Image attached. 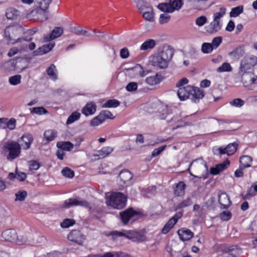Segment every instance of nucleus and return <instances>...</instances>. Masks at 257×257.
<instances>
[{
    "mask_svg": "<svg viewBox=\"0 0 257 257\" xmlns=\"http://www.w3.org/2000/svg\"><path fill=\"white\" fill-rule=\"evenodd\" d=\"M23 33V27L20 25H14L7 27L5 30V38L9 43L15 44L21 43L23 41H31L32 38L29 39L19 38V37Z\"/></svg>",
    "mask_w": 257,
    "mask_h": 257,
    "instance_id": "1",
    "label": "nucleus"
},
{
    "mask_svg": "<svg viewBox=\"0 0 257 257\" xmlns=\"http://www.w3.org/2000/svg\"><path fill=\"white\" fill-rule=\"evenodd\" d=\"M190 167L192 168L196 175H191L196 178L206 179L208 175V167L205 162L199 158L194 160L190 164Z\"/></svg>",
    "mask_w": 257,
    "mask_h": 257,
    "instance_id": "2",
    "label": "nucleus"
},
{
    "mask_svg": "<svg viewBox=\"0 0 257 257\" xmlns=\"http://www.w3.org/2000/svg\"><path fill=\"white\" fill-rule=\"evenodd\" d=\"M126 198L122 193L114 192L109 196L107 201L108 205L114 208L120 209L125 207Z\"/></svg>",
    "mask_w": 257,
    "mask_h": 257,
    "instance_id": "3",
    "label": "nucleus"
},
{
    "mask_svg": "<svg viewBox=\"0 0 257 257\" xmlns=\"http://www.w3.org/2000/svg\"><path fill=\"white\" fill-rule=\"evenodd\" d=\"M183 5L182 0H170L169 3L159 4L157 8L164 12L174 13L175 11H179L182 7Z\"/></svg>",
    "mask_w": 257,
    "mask_h": 257,
    "instance_id": "4",
    "label": "nucleus"
},
{
    "mask_svg": "<svg viewBox=\"0 0 257 257\" xmlns=\"http://www.w3.org/2000/svg\"><path fill=\"white\" fill-rule=\"evenodd\" d=\"M4 151L8 152L7 156L8 160L12 161L18 157L21 153L20 145L16 142H10L7 143L4 146Z\"/></svg>",
    "mask_w": 257,
    "mask_h": 257,
    "instance_id": "5",
    "label": "nucleus"
},
{
    "mask_svg": "<svg viewBox=\"0 0 257 257\" xmlns=\"http://www.w3.org/2000/svg\"><path fill=\"white\" fill-rule=\"evenodd\" d=\"M257 64V57L255 56H247L244 57L241 61L240 72L250 71Z\"/></svg>",
    "mask_w": 257,
    "mask_h": 257,
    "instance_id": "6",
    "label": "nucleus"
},
{
    "mask_svg": "<svg viewBox=\"0 0 257 257\" xmlns=\"http://www.w3.org/2000/svg\"><path fill=\"white\" fill-rule=\"evenodd\" d=\"M81 206L85 207H89L88 203L85 200L80 197L70 198L65 201L63 204V207L70 208L73 206Z\"/></svg>",
    "mask_w": 257,
    "mask_h": 257,
    "instance_id": "7",
    "label": "nucleus"
},
{
    "mask_svg": "<svg viewBox=\"0 0 257 257\" xmlns=\"http://www.w3.org/2000/svg\"><path fill=\"white\" fill-rule=\"evenodd\" d=\"M151 61L154 66L162 69L167 68L169 63L158 54L153 56L151 57Z\"/></svg>",
    "mask_w": 257,
    "mask_h": 257,
    "instance_id": "8",
    "label": "nucleus"
},
{
    "mask_svg": "<svg viewBox=\"0 0 257 257\" xmlns=\"http://www.w3.org/2000/svg\"><path fill=\"white\" fill-rule=\"evenodd\" d=\"M33 141V137L30 134H24L18 140L20 147H22L23 149L26 150L30 148Z\"/></svg>",
    "mask_w": 257,
    "mask_h": 257,
    "instance_id": "9",
    "label": "nucleus"
},
{
    "mask_svg": "<svg viewBox=\"0 0 257 257\" xmlns=\"http://www.w3.org/2000/svg\"><path fill=\"white\" fill-rule=\"evenodd\" d=\"M174 53L173 49L170 46L166 45L163 46L161 50L158 54L164 58L166 61L169 62L171 60Z\"/></svg>",
    "mask_w": 257,
    "mask_h": 257,
    "instance_id": "10",
    "label": "nucleus"
},
{
    "mask_svg": "<svg viewBox=\"0 0 257 257\" xmlns=\"http://www.w3.org/2000/svg\"><path fill=\"white\" fill-rule=\"evenodd\" d=\"M241 75V81L244 86L252 84L256 79V76L251 71L240 72Z\"/></svg>",
    "mask_w": 257,
    "mask_h": 257,
    "instance_id": "11",
    "label": "nucleus"
},
{
    "mask_svg": "<svg viewBox=\"0 0 257 257\" xmlns=\"http://www.w3.org/2000/svg\"><path fill=\"white\" fill-rule=\"evenodd\" d=\"M191 90H193V86L187 85L185 87H180L177 91V95L180 100L183 101L189 98Z\"/></svg>",
    "mask_w": 257,
    "mask_h": 257,
    "instance_id": "12",
    "label": "nucleus"
},
{
    "mask_svg": "<svg viewBox=\"0 0 257 257\" xmlns=\"http://www.w3.org/2000/svg\"><path fill=\"white\" fill-rule=\"evenodd\" d=\"M221 28L222 24L221 22L213 20L212 22L205 27V29L207 33L213 34L220 31Z\"/></svg>",
    "mask_w": 257,
    "mask_h": 257,
    "instance_id": "13",
    "label": "nucleus"
},
{
    "mask_svg": "<svg viewBox=\"0 0 257 257\" xmlns=\"http://www.w3.org/2000/svg\"><path fill=\"white\" fill-rule=\"evenodd\" d=\"M63 33V29L62 27H55L49 35L46 36L44 37L43 42H47L57 38L60 37Z\"/></svg>",
    "mask_w": 257,
    "mask_h": 257,
    "instance_id": "14",
    "label": "nucleus"
},
{
    "mask_svg": "<svg viewBox=\"0 0 257 257\" xmlns=\"http://www.w3.org/2000/svg\"><path fill=\"white\" fill-rule=\"evenodd\" d=\"M119 178L124 184L130 185L132 184V180L133 178V175L127 170L122 171L119 175Z\"/></svg>",
    "mask_w": 257,
    "mask_h": 257,
    "instance_id": "15",
    "label": "nucleus"
},
{
    "mask_svg": "<svg viewBox=\"0 0 257 257\" xmlns=\"http://www.w3.org/2000/svg\"><path fill=\"white\" fill-rule=\"evenodd\" d=\"M218 201L223 209L228 208L231 204L228 196L224 192L218 194Z\"/></svg>",
    "mask_w": 257,
    "mask_h": 257,
    "instance_id": "16",
    "label": "nucleus"
},
{
    "mask_svg": "<svg viewBox=\"0 0 257 257\" xmlns=\"http://www.w3.org/2000/svg\"><path fill=\"white\" fill-rule=\"evenodd\" d=\"M68 238L72 241H74L80 244L82 243V240L84 238L79 230H73L68 234Z\"/></svg>",
    "mask_w": 257,
    "mask_h": 257,
    "instance_id": "17",
    "label": "nucleus"
},
{
    "mask_svg": "<svg viewBox=\"0 0 257 257\" xmlns=\"http://www.w3.org/2000/svg\"><path fill=\"white\" fill-rule=\"evenodd\" d=\"M237 144L233 143L228 145L226 148H219L218 151L220 154H227L228 156L233 155L236 151Z\"/></svg>",
    "mask_w": 257,
    "mask_h": 257,
    "instance_id": "18",
    "label": "nucleus"
},
{
    "mask_svg": "<svg viewBox=\"0 0 257 257\" xmlns=\"http://www.w3.org/2000/svg\"><path fill=\"white\" fill-rule=\"evenodd\" d=\"M137 214V212L132 208L120 212L121 219L123 224H126L131 218Z\"/></svg>",
    "mask_w": 257,
    "mask_h": 257,
    "instance_id": "19",
    "label": "nucleus"
},
{
    "mask_svg": "<svg viewBox=\"0 0 257 257\" xmlns=\"http://www.w3.org/2000/svg\"><path fill=\"white\" fill-rule=\"evenodd\" d=\"M55 46L54 43H50L40 47L36 51H34V55H42L50 52Z\"/></svg>",
    "mask_w": 257,
    "mask_h": 257,
    "instance_id": "20",
    "label": "nucleus"
},
{
    "mask_svg": "<svg viewBox=\"0 0 257 257\" xmlns=\"http://www.w3.org/2000/svg\"><path fill=\"white\" fill-rule=\"evenodd\" d=\"M229 161L226 160L222 163L216 165L215 167L211 168L210 173L212 175H217L220 172L226 169L229 166Z\"/></svg>",
    "mask_w": 257,
    "mask_h": 257,
    "instance_id": "21",
    "label": "nucleus"
},
{
    "mask_svg": "<svg viewBox=\"0 0 257 257\" xmlns=\"http://www.w3.org/2000/svg\"><path fill=\"white\" fill-rule=\"evenodd\" d=\"M2 237L8 241H14L18 238L17 233L14 229L6 230L2 233Z\"/></svg>",
    "mask_w": 257,
    "mask_h": 257,
    "instance_id": "22",
    "label": "nucleus"
},
{
    "mask_svg": "<svg viewBox=\"0 0 257 257\" xmlns=\"http://www.w3.org/2000/svg\"><path fill=\"white\" fill-rule=\"evenodd\" d=\"M178 234L182 241L189 240L193 236V233L189 229H179Z\"/></svg>",
    "mask_w": 257,
    "mask_h": 257,
    "instance_id": "23",
    "label": "nucleus"
},
{
    "mask_svg": "<svg viewBox=\"0 0 257 257\" xmlns=\"http://www.w3.org/2000/svg\"><path fill=\"white\" fill-rule=\"evenodd\" d=\"M190 95L192 96L191 99L195 102L196 100L202 99L204 96V93L200 88L193 86Z\"/></svg>",
    "mask_w": 257,
    "mask_h": 257,
    "instance_id": "24",
    "label": "nucleus"
},
{
    "mask_svg": "<svg viewBox=\"0 0 257 257\" xmlns=\"http://www.w3.org/2000/svg\"><path fill=\"white\" fill-rule=\"evenodd\" d=\"M96 108V105L94 102H90L86 104L82 110V113L86 116L93 114Z\"/></svg>",
    "mask_w": 257,
    "mask_h": 257,
    "instance_id": "25",
    "label": "nucleus"
},
{
    "mask_svg": "<svg viewBox=\"0 0 257 257\" xmlns=\"http://www.w3.org/2000/svg\"><path fill=\"white\" fill-rule=\"evenodd\" d=\"M163 79L162 75L157 73L155 76L148 77L146 79V82L150 85H155L159 84Z\"/></svg>",
    "mask_w": 257,
    "mask_h": 257,
    "instance_id": "26",
    "label": "nucleus"
},
{
    "mask_svg": "<svg viewBox=\"0 0 257 257\" xmlns=\"http://www.w3.org/2000/svg\"><path fill=\"white\" fill-rule=\"evenodd\" d=\"M156 45V41L153 39H148L145 41L141 46V50H147L152 49L155 47Z\"/></svg>",
    "mask_w": 257,
    "mask_h": 257,
    "instance_id": "27",
    "label": "nucleus"
},
{
    "mask_svg": "<svg viewBox=\"0 0 257 257\" xmlns=\"http://www.w3.org/2000/svg\"><path fill=\"white\" fill-rule=\"evenodd\" d=\"M110 235L112 236L113 239L118 236H124L126 238L131 239L133 237V234L131 231H127L126 233L118 231H113L110 233Z\"/></svg>",
    "mask_w": 257,
    "mask_h": 257,
    "instance_id": "28",
    "label": "nucleus"
},
{
    "mask_svg": "<svg viewBox=\"0 0 257 257\" xmlns=\"http://www.w3.org/2000/svg\"><path fill=\"white\" fill-rule=\"evenodd\" d=\"M57 147L64 151H70L73 148V145L70 142H58Z\"/></svg>",
    "mask_w": 257,
    "mask_h": 257,
    "instance_id": "29",
    "label": "nucleus"
},
{
    "mask_svg": "<svg viewBox=\"0 0 257 257\" xmlns=\"http://www.w3.org/2000/svg\"><path fill=\"white\" fill-rule=\"evenodd\" d=\"M19 15V12L14 8H9L7 10L6 16L8 19L15 20Z\"/></svg>",
    "mask_w": 257,
    "mask_h": 257,
    "instance_id": "30",
    "label": "nucleus"
},
{
    "mask_svg": "<svg viewBox=\"0 0 257 257\" xmlns=\"http://www.w3.org/2000/svg\"><path fill=\"white\" fill-rule=\"evenodd\" d=\"M252 161L251 157L249 156H243L240 158L239 163L242 168L250 167L249 163Z\"/></svg>",
    "mask_w": 257,
    "mask_h": 257,
    "instance_id": "31",
    "label": "nucleus"
},
{
    "mask_svg": "<svg viewBox=\"0 0 257 257\" xmlns=\"http://www.w3.org/2000/svg\"><path fill=\"white\" fill-rule=\"evenodd\" d=\"M17 62L14 60H11L5 62L3 64V68L8 71H11L16 70Z\"/></svg>",
    "mask_w": 257,
    "mask_h": 257,
    "instance_id": "32",
    "label": "nucleus"
},
{
    "mask_svg": "<svg viewBox=\"0 0 257 257\" xmlns=\"http://www.w3.org/2000/svg\"><path fill=\"white\" fill-rule=\"evenodd\" d=\"M185 184L183 182H179L174 189V193L177 196H182L185 193Z\"/></svg>",
    "mask_w": 257,
    "mask_h": 257,
    "instance_id": "33",
    "label": "nucleus"
},
{
    "mask_svg": "<svg viewBox=\"0 0 257 257\" xmlns=\"http://www.w3.org/2000/svg\"><path fill=\"white\" fill-rule=\"evenodd\" d=\"M128 70H133L136 73H138L141 77H144L149 73L148 70H144L139 64H137L134 67L129 68Z\"/></svg>",
    "mask_w": 257,
    "mask_h": 257,
    "instance_id": "34",
    "label": "nucleus"
},
{
    "mask_svg": "<svg viewBox=\"0 0 257 257\" xmlns=\"http://www.w3.org/2000/svg\"><path fill=\"white\" fill-rule=\"evenodd\" d=\"M56 72V66L53 64H51L49 67L47 69V74L53 80H56L57 79V75Z\"/></svg>",
    "mask_w": 257,
    "mask_h": 257,
    "instance_id": "35",
    "label": "nucleus"
},
{
    "mask_svg": "<svg viewBox=\"0 0 257 257\" xmlns=\"http://www.w3.org/2000/svg\"><path fill=\"white\" fill-rule=\"evenodd\" d=\"M52 0H36L37 6L43 10H47Z\"/></svg>",
    "mask_w": 257,
    "mask_h": 257,
    "instance_id": "36",
    "label": "nucleus"
},
{
    "mask_svg": "<svg viewBox=\"0 0 257 257\" xmlns=\"http://www.w3.org/2000/svg\"><path fill=\"white\" fill-rule=\"evenodd\" d=\"M193 203L192 199L190 198H188L186 200H183L179 204H178L175 207V210L176 211L178 209L183 208L184 207L190 206Z\"/></svg>",
    "mask_w": 257,
    "mask_h": 257,
    "instance_id": "37",
    "label": "nucleus"
},
{
    "mask_svg": "<svg viewBox=\"0 0 257 257\" xmlns=\"http://www.w3.org/2000/svg\"><path fill=\"white\" fill-rule=\"evenodd\" d=\"M72 31L77 35H87L88 37L92 36V35L91 34L88 33V31L82 30L80 26H77L73 28Z\"/></svg>",
    "mask_w": 257,
    "mask_h": 257,
    "instance_id": "38",
    "label": "nucleus"
},
{
    "mask_svg": "<svg viewBox=\"0 0 257 257\" xmlns=\"http://www.w3.org/2000/svg\"><path fill=\"white\" fill-rule=\"evenodd\" d=\"M226 8L224 7H221L220 10L218 12L214 13L213 14V20L221 22L220 19L223 17L226 13Z\"/></svg>",
    "mask_w": 257,
    "mask_h": 257,
    "instance_id": "39",
    "label": "nucleus"
},
{
    "mask_svg": "<svg viewBox=\"0 0 257 257\" xmlns=\"http://www.w3.org/2000/svg\"><path fill=\"white\" fill-rule=\"evenodd\" d=\"M243 10V7L242 6H239L236 7L232 9L230 12V17H236L239 14L242 13Z\"/></svg>",
    "mask_w": 257,
    "mask_h": 257,
    "instance_id": "40",
    "label": "nucleus"
},
{
    "mask_svg": "<svg viewBox=\"0 0 257 257\" xmlns=\"http://www.w3.org/2000/svg\"><path fill=\"white\" fill-rule=\"evenodd\" d=\"M113 151V148L109 147H106L103 148L100 151L98 152V156L101 158H104L109 154H110Z\"/></svg>",
    "mask_w": 257,
    "mask_h": 257,
    "instance_id": "41",
    "label": "nucleus"
},
{
    "mask_svg": "<svg viewBox=\"0 0 257 257\" xmlns=\"http://www.w3.org/2000/svg\"><path fill=\"white\" fill-rule=\"evenodd\" d=\"M120 102L116 99H110L103 104V107H116L119 105Z\"/></svg>",
    "mask_w": 257,
    "mask_h": 257,
    "instance_id": "42",
    "label": "nucleus"
},
{
    "mask_svg": "<svg viewBox=\"0 0 257 257\" xmlns=\"http://www.w3.org/2000/svg\"><path fill=\"white\" fill-rule=\"evenodd\" d=\"M80 116V113L78 112H73L68 118L67 121H66V124H69L73 122H74L75 121L78 120Z\"/></svg>",
    "mask_w": 257,
    "mask_h": 257,
    "instance_id": "43",
    "label": "nucleus"
},
{
    "mask_svg": "<svg viewBox=\"0 0 257 257\" xmlns=\"http://www.w3.org/2000/svg\"><path fill=\"white\" fill-rule=\"evenodd\" d=\"M21 78L20 75H14L9 78V82L12 85H17L21 83Z\"/></svg>",
    "mask_w": 257,
    "mask_h": 257,
    "instance_id": "44",
    "label": "nucleus"
},
{
    "mask_svg": "<svg viewBox=\"0 0 257 257\" xmlns=\"http://www.w3.org/2000/svg\"><path fill=\"white\" fill-rule=\"evenodd\" d=\"M232 70V67L228 63H223L221 66L217 69V71L219 73L223 72H229Z\"/></svg>",
    "mask_w": 257,
    "mask_h": 257,
    "instance_id": "45",
    "label": "nucleus"
},
{
    "mask_svg": "<svg viewBox=\"0 0 257 257\" xmlns=\"http://www.w3.org/2000/svg\"><path fill=\"white\" fill-rule=\"evenodd\" d=\"M56 133L52 130H48L44 133V137L48 141L53 140L56 137Z\"/></svg>",
    "mask_w": 257,
    "mask_h": 257,
    "instance_id": "46",
    "label": "nucleus"
},
{
    "mask_svg": "<svg viewBox=\"0 0 257 257\" xmlns=\"http://www.w3.org/2000/svg\"><path fill=\"white\" fill-rule=\"evenodd\" d=\"M213 49V46L210 43H204L202 45L201 50L203 53H210Z\"/></svg>",
    "mask_w": 257,
    "mask_h": 257,
    "instance_id": "47",
    "label": "nucleus"
},
{
    "mask_svg": "<svg viewBox=\"0 0 257 257\" xmlns=\"http://www.w3.org/2000/svg\"><path fill=\"white\" fill-rule=\"evenodd\" d=\"M238 249L236 246H231L224 248L222 251L224 252L228 253L229 255H233L234 257V254L237 252Z\"/></svg>",
    "mask_w": 257,
    "mask_h": 257,
    "instance_id": "48",
    "label": "nucleus"
},
{
    "mask_svg": "<svg viewBox=\"0 0 257 257\" xmlns=\"http://www.w3.org/2000/svg\"><path fill=\"white\" fill-rule=\"evenodd\" d=\"M30 110L32 113H36L39 115L47 113V110L43 107H35L30 108Z\"/></svg>",
    "mask_w": 257,
    "mask_h": 257,
    "instance_id": "49",
    "label": "nucleus"
},
{
    "mask_svg": "<svg viewBox=\"0 0 257 257\" xmlns=\"http://www.w3.org/2000/svg\"><path fill=\"white\" fill-rule=\"evenodd\" d=\"M103 122H104L103 118H102L101 115L99 114L91 120L90 125L91 126H97Z\"/></svg>",
    "mask_w": 257,
    "mask_h": 257,
    "instance_id": "50",
    "label": "nucleus"
},
{
    "mask_svg": "<svg viewBox=\"0 0 257 257\" xmlns=\"http://www.w3.org/2000/svg\"><path fill=\"white\" fill-rule=\"evenodd\" d=\"M175 224L172 221V220L169 219V221L164 225L163 228L162 230V232L163 234L167 233Z\"/></svg>",
    "mask_w": 257,
    "mask_h": 257,
    "instance_id": "51",
    "label": "nucleus"
},
{
    "mask_svg": "<svg viewBox=\"0 0 257 257\" xmlns=\"http://www.w3.org/2000/svg\"><path fill=\"white\" fill-rule=\"evenodd\" d=\"M168 13H169L165 12V13L160 15L159 20L160 24L162 25L167 23L170 21L171 17Z\"/></svg>",
    "mask_w": 257,
    "mask_h": 257,
    "instance_id": "52",
    "label": "nucleus"
},
{
    "mask_svg": "<svg viewBox=\"0 0 257 257\" xmlns=\"http://www.w3.org/2000/svg\"><path fill=\"white\" fill-rule=\"evenodd\" d=\"M15 201H24L27 196V192L26 191H19L16 194Z\"/></svg>",
    "mask_w": 257,
    "mask_h": 257,
    "instance_id": "53",
    "label": "nucleus"
},
{
    "mask_svg": "<svg viewBox=\"0 0 257 257\" xmlns=\"http://www.w3.org/2000/svg\"><path fill=\"white\" fill-rule=\"evenodd\" d=\"M62 175L68 178H73L74 176V173L71 169L65 167L61 171Z\"/></svg>",
    "mask_w": 257,
    "mask_h": 257,
    "instance_id": "54",
    "label": "nucleus"
},
{
    "mask_svg": "<svg viewBox=\"0 0 257 257\" xmlns=\"http://www.w3.org/2000/svg\"><path fill=\"white\" fill-rule=\"evenodd\" d=\"M75 223V220L73 219H65L61 223L62 228H68Z\"/></svg>",
    "mask_w": 257,
    "mask_h": 257,
    "instance_id": "55",
    "label": "nucleus"
},
{
    "mask_svg": "<svg viewBox=\"0 0 257 257\" xmlns=\"http://www.w3.org/2000/svg\"><path fill=\"white\" fill-rule=\"evenodd\" d=\"M207 19L205 16H201L196 19L195 23L199 27H201L207 23Z\"/></svg>",
    "mask_w": 257,
    "mask_h": 257,
    "instance_id": "56",
    "label": "nucleus"
},
{
    "mask_svg": "<svg viewBox=\"0 0 257 257\" xmlns=\"http://www.w3.org/2000/svg\"><path fill=\"white\" fill-rule=\"evenodd\" d=\"M143 18L148 21L153 22L154 21V13L153 11H147L143 15Z\"/></svg>",
    "mask_w": 257,
    "mask_h": 257,
    "instance_id": "57",
    "label": "nucleus"
},
{
    "mask_svg": "<svg viewBox=\"0 0 257 257\" xmlns=\"http://www.w3.org/2000/svg\"><path fill=\"white\" fill-rule=\"evenodd\" d=\"M230 104L232 106L240 107L244 104V101L240 98H236L231 101Z\"/></svg>",
    "mask_w": 257,
    "mask_h": 257,
    "instance_id": "58",
    "label": "nucleus"
},
{
    "mask_svg": "<svg viewBox=\"0 0 257 257\" xmlns=\"http://www.w3.org/2000/svg\"><path fill=\"white\" fill-rule=\"evenodd\" d=\"M99 114L101 115L102 117L103 118L104 121L106 119H113L114 118L111 112L108 110L102 111Z\"/></svg>",
    "mask_w": 257,
    "mask_h": 257,
    "instance_id": "59",
    "label": "nucleus"
},
{
    "mask_svg": "<svg viewBox=\"0 0 257 257\" xmlns=\"http://www.w3.org/2000/svg\"><path fill=\"white\" fill-rule=\"evenodd\" d=\"M222 40V39L221 37H217L214 38L211 44L212 46H213V49H216L221 43Z\"/></svg>",
    "mask_w": 257,
    "mask_h": 257,
    "instance_id": "60",
    "label": "nucleus"
},
{
    "mask_svg": "<svg viewBox=\"0 0 257 257\" xmlns=\"http://www.w3.org/2000/svg\"><path fill=\"white\" fill-rule=\"evenodd\" d=\"M39 9L42 10L44 13H39L38 14L37 20L40 21H44L48 19L47 15V10H43L39 8Z\"/></svg>",
    "mask_w": 257,
    "mask_h": 257,
    "instance_id": "61",
    "label": "nucleus"
},
{
    "mask_svg": "<svg viewBox=\"0 0 257 257\" xmlns=\"http://www.w3.org/2000/svg\"><path fill=\"white\" fill-rule=\"evenodd\" d=\"M138 84L136 82H131L128 83L126 86V89L129 92L135 91L137 89Z\"/></svg>",
    "mask_w": 257,
    "mask_h": 257,
    "instance_id": "62",
    "label": "nucleus"
},
{
    "mask_svg": "<svg viewBox=\"0 0 257 257\" xmlns=\"http://www.w3.org/2000/svg\"><path fill=\"white\" fill-rule=\"evenodd\" d=\"M231 214L229 211H223L220 214V218L223 221H227L230 219Z\"/></svg>",
    "mask_w": 257,
    "mask_h": 257,
    "instance_id": "63",
    "label": "nucleus"
},
{
    "mask_svg": "<svg viewBox=\"0 0 257 257\" xmlns=\"http://www.w3.org/2000/svg\"><path fill=\"white\" fill-rule=\"evenodd\" d=\"M166 146H162L158 148L155 149L152 153V157H155L158 156L162 151H163L166 148Z\"/></svg>",
    "mask_w": 257,
    "mask_h": 257,
    "instance_id": "64",
    "label": "nucleus"
}]
</instances>
